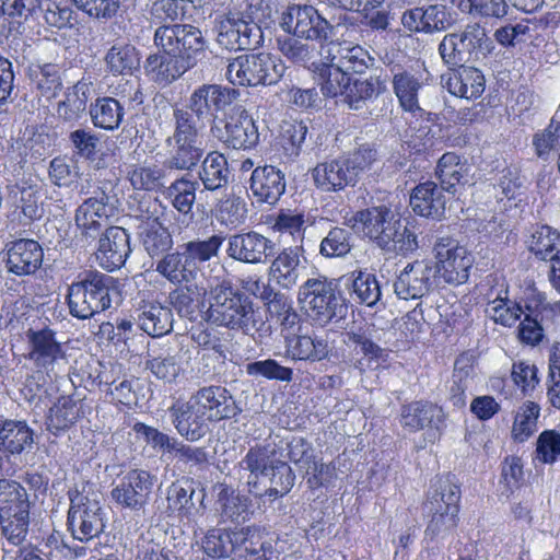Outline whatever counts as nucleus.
<instances>
[{
	"label": "nucleus",
	"mask_w": 560,
	"mask_h": 560,
	"mask_svg": "<svg viewBox=\"0 0 560 560\" xmlns=\"http://www.w3.org/2000/svg\"><path fill=\"white\" fill-rule=\"evenodd\" d=\"M348 225L384 254L406 255L419 247L416 233L384 205L357 211Z\"/></svg>",
	"instance_id": "obj_1"
},
{
	"label": "nucleus",
	"mask_w": 560,
	"mask_h": 560,
	"mask_svg": "<svg viewBox=\"0 0 560 560\" xmlns=\"http://www.w3.org/2000/svg\"><path fill=\"white\" fill-rule=\"evenodd\" d=\"M208 304L205 318L209 324L245 334L257 330L252 299L230 280L210 287Z\"/></svg>",
	"instance_id": "obj_2"
},
{
	"label": "nucleus",
	"mask_w": 560,
	"mask_h": 560,
	"mask_svg": "<svg viewBox=\"0 0 560 560\" xmlns=\"http://www.w3.org/2000/svg\"><path fill=\"white\" fill-rule=\"evenodd\" d=\"M225 237L214 234L206 240H192L165 254L155 270L173 284L189 283L197 279L200 265L219 256Z\"/></svg>",
	"instance_id": "obj_3"
},
{
	"label": "nucleus",
	"mask_w": 560,
	"mask_h": 560,
	"mask_svg": "<svg viewBox=\"0 0 560 560\" xmlns=\"http://www.w3.org/2000/svg\"><path fill=\"white\" fill-rule=\"evenodd\" d=\"M117 295L115 279L98 271L80 273L67 290L69 314L78 319H89L112 306Z\"/></svg>",
	"instance_id": "obj_4"
},
{
	"label": "nucleus",
	"mask_w": 560,
	"mask_h": 560,
	"mask_svg": "<svg viewBox=\"0 0 560 560\" xmlns=\"http://www.w3.org/2000/svg\"><path fill=\"white\" fill-rule=\"evenodd\" d=\"M173 119L174 131L166 140L170 152L165 165L170 170L192 171L205 154L196 120L190 112L183 108L173 110Z\"/></svg>",
	"instance_id": "obj_5"
},
{
	"label": "nucleus",
	"mask_w": 560,
	"mask_h": 560,
	"mask_svg": "<svg viewBox=\"0 0 560 560\" xmlns=\"http://www.w3.org/2000/svg\"><path fill=\"white\" fill-rule=\"evenodd\" d=\"M240 0H231L226 10L214 19L217 44L230 51L249 50L262 42V32L249 15L238 9Z\"/></svg>",
	"instance_id": "obj_6"
},
{
	"label": "nucleus",
	"mask_w": 560,
	"mask_h": 560,
	"mask_svg": "<svg viewBox=\"0 0 560 560\" xmlns=\"http://www.w3.org/2000/svg\"><path fill=\"white\" fill-rule=\"evenodd\" d=\"M284 66L270 54H246L230 60L225 77L233 85L257 86L277 83L283 75Z\"/></svg>",
	"instance_id": "obj_7"
},
{
	"label": "nucleus",
	"mask_w": 560,
	"mask_h": 560,
	"mask_svg": "<svg viewBox=\"0 0 560 560\" xmlns=\"http://www.w3.org/2000/svg\"><path fill=\"white\" fill-rule=\"evenodd\" d=\"M210 132L226 148L233 150H250L259 142L255 120L242 105L233 106L221 116L214 115Z\"/></svg>",
	"instance_id": "obj_8"
},
{
	"label": "nucleus",
	"mask_w": 560,
	"mask_h": 560,
	"mask_svg": "<svg viewBox=\"0 0 560 560\" xmlns=\"http://www.w3.org/2000/svg\"><path fill=\"white\" fill-rule=\"evenodd\" d=\"M492 48V40L478 23L468 24L462 33L445 35L439 45L442 59L454 67L486 57Z\"/></svg>",
	"instance_id": "obj_9"
},
{
	"label": "nucleus",
	"mask_w": 560,
	"mask_h": 560,
	"mask_svg": "<svg viewBox=\"0 0 560 560\" xmlns=\"http://www.w3.org/2000/svg\"><path fill=\"white\" fill-rule=\"evenodd\" d=\"M299 301L308 316L322 326L342 317L346 310L336 294V284L324 276L307 279L299 289Z\"/></svg>",
	"instance_id": "obj_10"
},
{
	"label": "nucleus",
	"mask_w": 560,
	"mask_h": 560,
	"mask_svg": "<svg viewBox=\"0 0 560 560\" xmlns=\"http://www.w3.org/2000/svg\"><path fill=\"white\" fill-rule=\"evenodd\" d=\"M281 28L289 35L317 42L322 50L335 36V26L311 4H290L282 12Z\"/></svg>",
	"instance_id": "obj_11"
},
{
	"label": "nucleus",
	"mask_w": 560,
	"mask_h": 560,
	"mask_svg": "<svg viewBox=\"0 0 560 560\" xmlns=\"http://www.w3.org/2000/svg\"><path fill=\"white\" fill-rule=\"evenodd\" d=\"M281 28L289 35L317 42L322 50L335 36V26L311 4H290L282 12Z\"/></svg>",
	"instance_id": "obj_12"
},
{
	"label": "nucleus",
	"mask_w": 560,
	"mask_h": 560,
	"mask_svg": "<svg viewBox=\"0 0 560 560\" xmlns=\"http://www.w3.org/2000/svg\"><path fill=\"white\" fill-rule=\"evenodd\" d=\"M68 527L74 539L89 541L104 529V512L96 493H70Z\"/></svg>",
	"instance_id": "obj_13"
},
{
	"label": "nucleus",
	"mask_w": 560,
	"mask_h": 560,
	"mask_svg": "<svg viewBox=\"0 0 560 560\" xmlns=\"http://www.w3.org/2000/svg\"><path fill=\"white\" fill-rule=\"evenodd\" d=\"M440 278L434 262L416 260L408 264L394 282V291L401 300L421 299L439 287Z\"/></svg>",
	"instance_id": "obj_14"
},
{
	"label": "nucleus",
	"mask_w": 560,
	"mask_h": 560,
	"mask_svg": "<svg viewBox=\"0 0 560 560\" xmlns=\"http://www.w3.org/2000/svg\"><path fill=\"white\" fill-rule=\"evenodd\" d=\"M438 276L448 284H462L469 277L472 258L467 248L451 238H441L434 246Z\"/></svg>",
	"instance_id": "obj_15"
},
{
	"label": "nucleus",
	"mask_w": 560,
	"mask_h": 560,
	"mask_svg": "<svg viewBox=\"0 0 560 560\" xmlns=\"http://www.w3.org/2000/svg\"><path fill=\"white\" fill-rule=\"evenodd\" d=\"M154 486V476L143 469H132L112 489V500L132 512L144 511Z\"/></svg>",
	"instance_id": "obj_16"
},
{
	"label": "nucleus",
	"mask_w": 560,
	"mask_h": 560,
	"mask_svg": "<svg viewBox=\"0 0 560 560\" xmlns=\"http://www.w3.org/2000/svg\"><path fill=\"white\" fill-rule=\"evenodd\" d=\"M238 96L240 91L236 89L220 84H202L190 94L186 109L192 114L194 118L202 119L208 115L213 118L220 112H226L225 108Z\"/></svg>",
	"instance_id": "obj_17"
},
{
	"label": "nucleus",
	"mask_w": 560,
	"mask_h": 560,
	"mask_svg": "<svg viewBox=\"0 0 560 560\" xmlns=\"http://www.w3.org/2000/svg\"><path fill=\"white\" fill-rule=\"evenodd\" d=\"M189 398L210 422L232 419L242 411L230 392L222 386H203Z\"/></svg>",
	"instance_id": "obj_18"
},
{
	"label": "nucleus",
	"mask_w": 560,
	"mask_h": 560,
	"mask_svg": "<svg viewBox=\"0 0 560 560\" xmlns=\"http://www.w3.org/2000/svg\"><path fill=\"white\" fill-rule=\"evenodd\" d=\"M226 255L243 264H265L273 255V243L255 231L236 233L228 237Z\"/></svg>",
	"instance_id": "obj_19"
},
{
	"label": "nucleus",
	"mask_w": 560,
	"mask_h": 560,
	"mask_svg": "<svg viewBox=\"0 0 560 560\" xmlns=\"http://www.w3.org/2000/svg\"><path fill=\"white\" fill-rule=\"evenodd\" d=\"M26 339L30 348L27 358L38 370L52 372L66 360V352L52 329H28Z\"/></svg>",
	"instance_id": "obj_20"
},
{
	"label": "nucleus",
	"mask_w": 560,
	"mask_h": 560,
	"mask_svg": "<svg viewBox=\"0 0 560 560\" xmlns=\"http://www.w3.org/2000/svg\"><path fill=\"white\" fill-rule=\"evenodd\" d=\"M167 412L177 433L189 442L200 441L210 431V421L195 404H191L190 398L186 401L177 400L167 409Z\"/></svg>",
	"instance_id": "obj_21"
},
{
	"label": "nucleus",
	"mask_w": 560,
	"mask_h": 560,
	"mask_svg": "<svg viewBox=\"0 0 560 560\" xmlns=\"http://www.w3.org/2000/svg\"><path fill=\"white\" fill-rule=\"evenodd\" d=\"M130 253L129 234L120 226H109L98 238L96 259L108 271L124 266Z\"/></svg>",
	"instance_id": "obj_22"
},
{
	"label": "nucleus",
	"mask_w": 560,
	"mask_h": 560,
	"mask_svg": "<svg viewBox=\"0 0 560 560\" xmlns=\"http://www.w3.org/2000/svg\"><path fill=\"white\" fill-rule=\"evenodd\" d=\"M400 22L408 32L424 34L444 31L452 23L450 12L442 4L409 9L402 13Z\"/></svg>",
	"instance_id": "obj_23"
},
{
	"label": "nucleus",
	"mask_w": 560,
	"mask_h": 560,
	"mask_svg": "<svg viewBox=\"0 0 560 560\" xmlns=\"http://www.w3.org/2000/svg\"><path fill=\"white\" fill-rule=\"evenodd\" d=\"M34 443L35 432L25 420L12 419L4 410L0 412V453L21 455Z\"/></svg>",
	"instance_id": "obj_24"
},
{
	"label": "nucleus",
	"mask_w": 560,
	"mask_h": 560,
	"mask_svg": "<svg viewBox=\"0 0 560 560\" xmlns=\"http://www.w3.org/2000/svg\"><path fill=\"white\" fill-rule=\"evenodd\" d=\"M5 264L8 271L16 276L35 273L43 262V248L38 242L21 238L7 245Z\"/></svg>",
	"instance_id": "obj_25"
},
{
	"label": "nucleus",
	"mask_w": 560,
	"mask_h": 560,
	"mask_svg": "<svg viewBox=\"0 0 560 560\" xmlns=\"http://www.w3.org/2000/svg\"><path fill=\"white\" fill-rule=\"evenodd\" d=\"M311 174L315 187L324 192H338L357 185L343 156L318 163Z\"/></svg>",
	"instance_id": "obj_26"
},
{
	"label": "nucleus",
	"mask_w": 560,
	"mask_h": 560,
	"mask_svg": "<svg viewBox=\"0 0 560 560\" xmlns=\"http://www.w3.org/2000/svg\"><path fill=\"white\" fill-rule=\"evenodd\" d=\"M248 528L240 530L211 529L201 539L203 552L212 559L232 557L237 560L242 557L241 549L245 544Z\"/></svg>",
	"instance_id": "obj_27"
},
{
	"label": "nucleus",
	"mask_w": 560,
	"mask_h": 560,
	"mask_svg": "<svg viewBox=\"0 0 560 560\" xmlns=\"http://www.w3.org/2000/svg\"><path fill=\"white\" fill-rule=\"evenodd\" d=\"M444 419L442 407L428 400H415L400 408V424L410 433L428 428L440 429Z\"/></svg>",
	"instance_id": "obj_28"
},
{
	"label": "nucleus",
	"mask_w": 560,
	"mask_h": 560,
	"mask_svg": "<svg viewBox=\"0 0 560 560\" xmlns=\"http://www.w3.org/2000/svg\"><path fill=\"white\" fill-rule=\"evenodd\" d=\"M160 213L162 205L158 198L150 200L147 209L142 210L143 219L152 221L142 233L143 247L151 257L163 255L173 246L171 233L159 222Z\"/></svg>",
	"instance_id": "obj_29"
},
{
	"label": "nucleus",
	"mask_w": 560,
	"mask_h": 560,
	"mask_svg": "<svg viewBox=\"0 0 560 560\" xmlns=\"http://www.w3.org/2000/svg\"><path fill=\"white\" fill-rule=\"evenodd\" d=\"M285 177L282 171L272 166H257L249 180V189L257 202L275 205L285 191Z\"/></svg>",
	"instance_id": "obj_30"
},
{
	"label": "nucleus",
	"mask_w": 560,
	"mask_h": 560,
	"mask_svg": "<svg viewBox=\"0 0 560 560\" xmlns=\"http://www.w3.org/2000/svg\"><path fill=\"white\" fill-rule=\"evenodd\" d=\"M322 54L327 61L335 62L348 75L350 72L363 73L372 61L369 52L361 46L339 43L332 38L327 42Z\"/></svg>",
	"instance_id": "obj_31"
},
{
	"label": "nucleus",
	"mask_w": 560,
	"mask_h": 560,
	"mask_svg": "<svg viewBox=\"0 0 560 560\" xmlns=\"http://www.w3.org/2000/svg\"><path fill=\"white\" fill-rule=\"evenodd\" d=\"M261 479L267 483L261 486L259 480L248 479L249 492L257 498L269 497L275 500L291 491L294 486L295 474L288 463L280 459Z\"/></svg>",
	"instance_id": "obj_32"
},
{
	"label": "nucleus",
	"mask_w": 560,
	"mask_h": 560,
	"mask_svg": "<svg viewBox=\"0 0 560 560\" xmlns=\"http://www.w3.org/2000/svg\"><path fill=\"white\" fill-rule=\"evenodd\" d=\"M137 326L151 337H162L173 330L172 308L158 301H142L137 308Z\"/></svg>",
	"instance_id": "obj_33"
},
{
	"label": "nucleus",
	"mask_w": 560,
	"mask_h": 560,
	"mask_svg": "<svg viewBox=\"0 0 560 560\" xmlns=\"http://www.w3.org/2000/svg\"><path fill=\"white\" fill-rule=\"evenodd\" d=\"M445 191L434 182L428 180L417 185L410 195V207L418 215L441 220L445 213Z\"/></svg>",
	"instance_id": "obj_34"
},
{
	"label": "nucleus",
	"mask_w": 560,
	"mask_h": 560,
	"mask_svg": "<svg viewBox=\"0 0 560 560\" xmlns=\"http://www.w3.org/2000/svg\"><path fill=\"white\" fill-rule=\"evenodd\" d=\"M424 81L423 74L413 69L399 68L393 72V91L404 110L415 113L421 109L419 93L424 86Z\"/></svg>",
	"instance_id": "obj_35"
},
{
	"label": "nucleus",
	"mask_w": 560,
	"mask_h": 560,
	"mask_svg": "<svg viewBox=\"0 0 560 560\" xmlns=\"http://www.w3.org/2000/svg\"><path fill=\"white\" fill-rule=\"evenodd\" d=\"M49 147L47 133L38 132L34 127H26L13 141L9 152L12 159L23 166L31 161L42 160L48 154Z\"/></svg>",
	"instance_id": "obj_36"
},
{
	"label": "nucleus",
	"mask_w": 560,
	"mask_h": 560,
	"mask_svg": "<svg viewBox=\"0 0 560 560\" xmlns=\"http://www.w3.org/2000/svg\"><path fill=\"white\" fill-rule=\"evenodd\" d=\"M284 343L288 357L293 360L320 361L327 358L330 351L327 339L317 335H284Z\"/></svg>",
	"instance_id": "obj_37"
},
{
	"label": "nucleus",
	"mask_w": 560,
	"mask_h": 560,
	"mask_svg": "<svg viewBox=\"0 0 560 560\" xmlns=\"http://www.w3.org/2000/svg\"><path fill=\"white\" fill-rule=\"evenodd\" d=\"M469 168L467 162L455 152H446L438 161L435 174L441 187L454 195L458 185L468 183Z\"/></svg>",
	"instance_id": "obj_38"
},
{
	"label": "nucleus",
	"mask_w": 560,
	"mask_h": 560,
	"mask_svg": "<svg viewBox=\"0 0 560 560\" xmlns=\"http://www.w3.org/2000/svg\"><path fill=\"white\" fill-rule=\"evenodd\" d=\"M299 252V247L283 249L269 267V277L284 289L293 288L299 281L301 270Z\"/></svg>",
	"instance_id": "obj_39"
},
{
	"label": "nucleus",
	"mask_w": 560,
	"mask_h": 560,
	"mask_svg": "<svg viewBox=\"0 0 560 560\" xmlns=\"http://www.w3.org/2000/svg\"><path fill=\"white\" fill-rule=\"evenodd\" d=\"M386 90L385 82L380 77L371 75L366 79L349 78L346 92L343 94V102L349 108L359 110L365 107L366 103L376 98Z\"/></svg>",
	"instance_id": "obj_40"
},
{
	"label": "nucleus",
	"mask_w": 560,
	"mask_h": 560,
	"mask_svg": "<svg viewBox=\"0 0 560 560\" xmlns=\"http://www.w3.org/2000/svg\"><path fill=\"white\" fill-rule=\"evenodd\" d=\"M458 67L459 70L447 81L448 91L466 100L478 98L485 91V75L475 67Z\"/></svg>",
	"instance_id": "obj_41"
},
{
	"label": "nucleus",
	"mask_w": 560,
	"mask_h": 560,
	"mask_svg": "<svg viewBox=\"0 0 560 560\" xmlns=\"http://www.w3.org/2000/svg\"><path fill=\"white\" fill-rule=\"evenodd\" d=\"M144 69L155 83L163 86L171 84L189 70L177 58L162 51L150 55Z\"/></svg>",
	"instance_id": "obj_42"
},
{
	"label": "nucleus",
	"mask_w": 560,
	"mask_h": 560,
	"mask_svg": "<svg viewBox=\"0 0 560 560\" xmlns=\"http://www.w3.org/2000/svg\"><path fill=\"white\" fill-rule=\"evenodd\" d=\"M198 177L206 190L224 188L230 179L229 163L224 154L218 151L209 152L202 160Z\"/></svg>",
	"instance_id": "obj_43"
},
{
	"label": "nucleus",
	"mask_w": 560,
	"mask_h": 560,
	"mask_svg": "<svg viewBox=\"0 0 560 560\" xmlns=\"http://www.w3.org/2000/svg\"><path fill=\"white\" fill-rule=\"evenodd\" d=\"M278 451L275 444L256 445L248 450L240 466L248 470L250 480H259L278 463Z\"/></svg>",
	"instance_id": "obj_44"
},
{
	"label": "nucleus",
	"mask_w": 560,
	"mask_h": 560,
	"mask_svg": "<svg viewBox=\"0 0 560 560\" xmlns=\"http://www.w3.org/2000/svg\"><path fill=\"white\" fill-rule=\"evenodd\" d=\"M30 500L26 489L10 479H0V515L30 514Z\"/></svg>",
	"instance_id": "obj_45"
},
{
	"label": "nucleus",
	"mask_w": 560,
	"mask_h": 560,
	"mask_svg": "<svg viewBox=\"0 0 560 560\" xmlns=\"http://www.w3.org/2000/svg\"><path fill=\"white\" fill-rule=\"evenodd\" d=\"M127 177L136 190L163 192L166 186V171L155 163L133 165Z\"/></svg>",
	"instance_id": "obj_46"
},
{
	"label": "nucleus",
	"mask_w": 560,
	"mask_h": 560,
	"mask_svg": "<svg viewBox=\"0 0 560 560\" xmlns=\"http://www.w3.org/2000/svg\"><path fill=\"white\" fill-rule=\"evenodd\" d=\"M124 115V106L114 97H100L90 106L94 126L105 130L117 129Z\"/></svg>",
	"instance_id": "obj_47"
},
{
	"label": "nucleus",
	"mask_w": 560,
	"mask_h": 560,
	"mask_svg": "<svg viewBox=\"0 0 560 560\" xmlns=\"http://www.w3.org/2000/svg\"><path fill=\"white\" fill-rule=\"evenodd\" d=\"M170 304L182 318L190 322L197 320L200 314V305L203 304L202 294L197 285H185L173 290L170 295Z\"/></svg>",
	"instance_id": "obj_48"
},
{
	"label": "nucleus",
	"mask_w": 560,
	"mask_h": 560,
	"mask_svg": "<svg viewBox=\"0 0 560 560\" xmlns=\"http://www.w3.org/2000/svg\"><path fill=\"white\" fill-rule=\"evenodd\" d=\"M352 284V296L355 301L372 307L381 300L380 283L374 273L365 270H353L349 275Z\"/></svg>",
	"instance_id": "obj_49"
},
{
	"label": "nucleus",
	"mask_w": 560,
	"mask_h": 560,
	"mask_svg": "<svg viewBox=\"0 0 560 560\" xmlns=\"http://www.w3.org/2000/svg\"><path fill=\"white\" fill-rule=\"evenodd\" d=\"M199 186L197 180H191L184 175L171 185L165 186L163 195L170 198L173 207L183 214H188L196 201V190Z\"/></svg>",
	"instance_id": "obj_50"
},
{
	"label": "nucleus",
	"mask_w": 560,
	"mask_h": 560,
	"mask_svg": "<svg viewBox=\"0 0 560 560\" xmlns=\"http://www.w3.org/2000/svg\"><path fill=\"white\" fill-rule=\"evenodd\" d=\"M528 248L539 259L553 261L560 255V233L541 225L532 234Z\"/></svg>",
	"instance_id": "obj_51"
},
{
	"label": "nucleus",
	"mask_w": 560,
	"mask_h": 560,
	"mask_svg": "<svg viewBox=\"0 0 560 560\" xmlns=\"http://www.w3.org/2000/svg\"><path fill=\"white\" fill-rule=\"evenodd\" d=\"M202 503L205 499L203 490H196L192 480H186L184 483L174 482L167 491L168 508L177 511L182 515H189L195 508L194 499Z\"/></svg>",
	"instance_id": "obj_52"
},
{
	"label": "nucleus",
	"mask_w": 560,
	"mask_h": 560,
	"mask_svg": "<svg viewBox=\"0 0 560 560\" xmlns=\"http://www.w3.org/2000/svg\"><path fill=\"white\" fill-rule=\"evenodd\" d=\"M89 91V84L81 81L68 89L65 100L58 104V116L67 121L77 120L85 112Z\"/></svg>",
	"instance_id": "obj_53"
},
{
	"label": "nucleus",
	"mask_w": 560,
	"mask_h": 560,
	"mask_svg": "<svg viewBox=\"0 0 560 560\" xmlns=\"http://www.w3.org/2000/svg\"><path fill=\"white\" fill-rule=\"evenodd\" d=\"M207 44L202 31L195 25L187 24V30L183 33L180 57H178L177 60L188 69L194 68L198 60L205 55Z\"/></svg>",
	"instance_id": "obj_54"
},
{
	"label": "nucleus",
	"mask_w": 560,
	"mask_h": 560,
	"mask_svg": "<svg viewBox=\"0 0 560 560\" xmlns=\"http://www.w3.org/2000/svg\"><path fill=\"white\" fill-rule=\"evenodd\" d=\"M1 533L5 539L3 544L4 553L11 552L9 546L22 548L26 541L30 525V514L24 515H0Z\"/></svg>",
	"instance_id": "obj_55"
},
{
	"label": "nucleus",
	"mask_w": 560,
	"mask_h": 560,
	"mask_svg": "<svg viewBox=\"0 0 560 560\" xmlns=\"http://www.w3.org/2000/svg\"><path fill=\"white\" fill-rule=\"evenodd\" d=\"M318 80L322 92L325 96L335 97L343 95L349 84V75L335 62H324L318 69Z\"/></svg>",
	"instance_id": "obj_56"
},
{
	"label": "nucleus",
	"mask_w": 560,
	"mask_h": 560,
	"mask_svg": "<svg viewBox=\"0 0 560 560\" xmlns=\"http://www.w3.org/2000/svg\"><path fill=\"white\" fill-rule=\"evenodd\" d=\"M187 24L173 23L159 26L154 32V44L160 51L178 59L183 46V33Z\"/></svg>",
	"instance_id": "obj_57"
},
{
	"label": "nucleus",
	"mask_w": 560,
	"mask_h": 560,
	"mask_svg": "<svg viewBox=\"0 0 560 560\" xmlns=\"http://www.w3.org/2000/svg\"><path fill=\"white\" fill-rule=\"evenodd\" d=\"M105 61L115 74L132 73L140 65L138 51L131 45H114L106 54Z\"/></svg>",
	"instance_id": "obj_58"
},
{
	"label": "nucleus",
	"mask_w": 560,
	"mask_h": 560,
	"mask_svg": "<svg viewBox=\"0 0 560 560\" xmlns=\"http://www.w3.org/2000/svg\"><path fill=\"white\" fill-rule=\"evenodd\" d=\"M30 72L44 96H55L61 90L62 82L58 65L51 62L33 65Z\"/></svg>",
	"instance_id": "obj_59"
},
{
	"label": "nucleus",
	"mask_w": 560,
	"mask_h": 560,
	"mask_svg": "<svg viewBox=\"0 0 560 560\" xmlns=\"http://www.w3.org/2000/svg\"><path fill=\"white\" fill-rule=\"evenodd\" d=\"M476 229L498 244H509L515 240L504 213H494L478 219Z\"/></svg>",
	"instance_id": "obj_60"
},
{
	"label": "nucleus",
	"mask_w": 560,
	"mask_h": 560,
	"mask_svg": "<svg viewBox=\"0 0 560 560\" xmlns=\"http://www.w3.org/2000/svg\"><path fill=\"white\" fill-rule=\"evenodd\" d=\"M352 234L345 228L335 226L322 240L319 253L326 258L345 257L350 253Z\"/></svg>",
	"instance_id": "obj_61"
},
{
	"label": "nucleus",
	"mask_w": 560,
	"mask_h": 560,
	"mask_svg": "<svg viewBox=\"0 0 560 560\" xmlns=\"http://www.w3.org/2000/svg\"><path fill=\"white\" fill-rule=\"evenodd\" d=\"M429 493L440 502L446 503V509L448 508L453 513H458L460 488L454 475L438 476L432 481Z\"/></svg>",
	"instance_id": "obj_62"
},
{
	"label": "nucleus",
	"mask_w": 560,
	"mask_h": 560,
	"mask_svg": "<svg viewBox=\"0 0 560 560\" xmlns=\"http://www.w3.org/2000/svg\"><path fill=\"white\" fill-rule=\"evenodd\" d=\"M540 407L536 402H525L516 412L512 434L518 442L526 441L536 430Z\"/></svg>",
	"instance_id": "obj_63"
},
{
	"label": "nucleus",
	"mask_w": 560,
	"mask_h": 560,
	"mask_svg": "<svg viewBox=\"0 0 560 560\" xmlns=\"http://www.w3.org/2000/svg\"><path fill=\"white\" fill-rule=\"evenodd\" d=\"M80 417V406L69 397L59 399L51 409L48 417L49 430H65L73 424Z\"/></svg>",
	"instance_id": "obj_64"
}]
</instances>
